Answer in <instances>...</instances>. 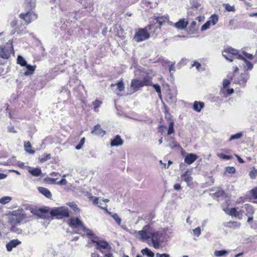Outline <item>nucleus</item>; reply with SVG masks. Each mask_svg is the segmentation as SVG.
Segmentation results:
<instances>
[{"label":"nucleus","mask_w":257,"mask_h":257,"mask_svg":"<svg viewBox=\"0 0 257 257\" xmlns=\"http://www.w3.org/2000/svg\"><path fill=\"white\" fill-rule=\"evenodd\" d=\"M68 223L70 227L76 229V233L81 234L84 232L88 236L93 235L92 232L86 228L83 222L78 218H70L68 220Z\"/></svg>","instance_id":"nucleus-1"},{"label":"nucleus","mask_w":257,"mask_h":257,"mask_svg":"<svg viewBox=\"0 0 257 257\" xmlns=\"http://www.w3.org/2000/svg\"><path fill=\"white\" fill-rule=\"evenodd\" d=\"M169 20L168 15L154 17V20L150 22L151 24L149 26V29L150 30H154V32L157 30H160L161 26L168 22Z\"/></svg>","instance_id":"nucleus-2"},{"label":"nucleus","mask_w":257,"mask_h":257,"mask_svg":"<svg viewBox=\"0 0 257 257\" xmlns=\"http://www.w3.org/2000/svg\"><path fill=\"white\" fill-rule=\"evenodd\" d=\"M13 52L14 49L11 43H8L6 45L0 47V58L7 59Z\"/></svg>","instance_id":"nucleus-3"},{"label":"nucleus","mask_w":257,"mask_h":257,"mask_svg":"<svg viewBox=\"0 0 257 257\" xmlns=\"http://www.w3.org/2000/svg\"><path fill=\"white\" fill-rule=\"evenodd\" d=\"M152 230L150 228V227L148 225L145 226L142 230L139 231L138 232L135 231L137 233L136 236L138 238L143 240H146L150 238V236H151Z\"/></svg>","instance_id":"nucleus-4"},{"label":"nucleus","mask_w":257,"mask_h":257,"mask_svg":"<svg viewBox=\"0 0 257 257\" xmlns=\"http://www.w3.org/2000/svg\"><path fill=\"white\" fill-rule=\"evenodd\" d=\"M52 216H60V217H68L69 216L68 209L66 207H60L54 208L50 212Z\"/></svg>","instance_id":"nucleus-5"},{"label":"nucleus","mask_w":257,"mask_h":257,"mask_svg":"<svg viewBox=\"0 0 257 257\" xmlns=\"http://www.w3.org/2000/svg\"><path fill=\"white\" fill-rule=\"evenodd\" d=\"M150 37L146 29H141L136 32L134 39L137 42L143 41Z\"/></svg>","instance_id":"nucleus-6"},{"label":"nucleus","mask_w":257,"mask_h":257,"mask_svg":"<svg viewBox=\"0 0 257 257\" xmlns=\"http://www.w3.org/2000/svg\"><path fill=\"white\" fill-rule=\"evenodd\" d=\"M21 19L23 20L27 25L30 24L32 21L35 20L37 18V15L32 10L26 13H22L20 15Z\"/></svg>","instance_id":"nucleus-7"},{"label":"nucleus","mask_w":257,"mask_h":257,"mask_svg":"<svg viewBox=\"0 0 257 257\" xmlns=\"http://www.w3.org/2000/svg\"><path fill=\"white\" fill-rule=\"evenodd\" d=\"M26 215L23 210L16 212L11 217V221L13 223H20L25 218Z\"/></svg>","instance_id":"nucleus-8"},{"label":"nucleus","mask_w":257,"mask_h":257,"mask_svg":"<svg viewBox=\"0 0 257 257\" xmlns=\"http://www.w3.org/2000/svg\"><path fill=\"white\" fill-rule=\"evenodd\" d=\"M91 241L95 243L96 248L101 250L102 249H105L108 246V243L103 240H99L96 237L91 235Z\"/></svg>","instance_id":"nucleus-9"},{"label":"nucleus","mask_w":257,"mask_h":257,"mask_svg":"<svg viewBox=\"0 0 257 257\" xmlns=\"http://www.w3.org/2000/svg\"><path fill=\"white\" fill-rule=\"evenodd\" d=\"M111 89L117 94L118 92H121L124 89V85L123 82V79L121 78L115 83H113L110 85Z\"/></svg>","instance_id":"nucleus-10"},{"label":"nucleus","mask_w":257,"mask_h":257,"mask_svg":"<svg viewBox=\"0 0 257 257\" xmlns=\"http://www.w3.org/2000/svg\"><path fill=\"white\" fill-rule=\"evenodd\" d=\"M151 235L150 238H151L154 247L156 249H159L161 247V245L159 242V233L158 232H154L152 231Z\"/></svg>","instance_id":"nucleus-11"},{"label":"nucleus","mask_w":257,"mask_h":257,"mask_svg":"<svg viewBox=\"0 0 257 257\" xmlns=\"http://www.w3.org/2000/svg\"><path fill=\"white\" fill-rule=\"evenodd\" d=\"M224 50L226 52L231 54L234 58L237 59H240L242 57V55L241 54H239L238 51L232 47H226Z\"/></svg>","instance_id":"nucleus-12"},{"label":"nucleus","mask_w":257,"mask_h":257,"mask_svg":"<svg viewBox=\"0 0 257 257\" xmlns=\"http://www.w3.org/2000/svg\"><path fill=\"white\" fill-rule=\"evenodd\" d=\"M143 86L141 80L134 79L132 80L131 88L134 91H137L139 88Z\"/></svg>","instance_id":"nucleus-13"},{"label":"nucleus","mask_w":257,"mask_h":257,"mask_svg":"<svg viewBox=\"0 0 257 257\" xmlns=\"http://www.w3.org/2000/svg\"><path fill=\"white\" fill-rule=\"evenodd\" d=\"M21 242L18 239H13L11 240L6 244V248L8 251H11L13 248L16 247L18 245L20 244Z\"/></svg>","instance_id":"nucleus-14"},{"label":"nucleus","mask_w":257,"mask_h":257,"mask_svg":"<svg viewBox=\"0 0 257 257\" xmlns=\"http://www.w3.org/2000/svg\"><path fill=\"white\" fill-rule=\"evenodd\" d=\"M249 77V75L248 72H244L243 73H242L239 78H238L237 80L235 81L236 83L240 84V85H243L244 84L247 80L248 79Z\"/></svg>","instance_id":"nucleus-15"},{"label":"nucleus","mask_w":257,"mask_h":257,"mask_svg":"<svg viewBox=\"0 0 257 257\" xmlns=\"http://www.w3.org/2000/svg\"><path fill=\"white\" fill-rule=\"evenodd\" d=\"M197 158L198 157L196 155L192 153L188 154L185 157L184 162L188 165H191L194 162Z\"/></svg>","instance_id":"nucleus-16"},{"label":"nucleus","mask_w":257,"mask_h":257,"mask_svg":"<svg viewBox=\"0 0 257 257\" xmlns=\"http://www.w3.org/2000/svg\"><path fill=\"white\" fill-rule=\"evenodd\" d=\"M123 141L121 139L120 137L118 135L111 140L110 146L111 147H118L122 145Z\"/></svg>","instance_id":"nucleus-17"},{"label":"nucleus","mask_w":257,"mask_h":257,"mask_svg":"<svg viewBox=\"0 0 257 257\" xmlns=\"http://www.w3.org/2000/svg\"><path fill=\"white\" fill-rule=\"evenodd\" d=\"M28 171L33 176L39 177L42 174V171L40 168H32L27 167Z\"/></svg>","instance_id":"nucleus-18"},{"label":"nucleus","mask_w":257,"mask_h":257,"mask_svg":"<svg viewBox=\"0 0 257 257\" xmlns=\"http://www.w3.org/2000/svg\"><path fill=\"white\" fill-rule=\"evenodd\" d=\"M91 134L102 137L105 134V131L101 128L100 125L97 124L94 127L93 130L91 131Z\"/></svg>","instance_id":"nucleus-19"},{"label":"nucleus","mask_w":257,"mask_h":257,"mask_svg":"<svg viewBox=\"0 0 257 257\" xmlns=\"http://www.w3.org/2000/svg\"><path fill=\"white\" fill-rule=\"evenodd\" d=\"M188 25V22L185 21L184 19H181L177 23H175L174 26L178 29H185Z\"/></svg>","instance_id":"nucleus-20"},{"label":"nucleus","mask_w":257,"mask_h":257,"mask_svg":"<svg viewBox=\"0 0 257 257\" xmlns=\"http://www.w3.org/2000/svg\"><path fill=\"white\" fill-rule=\"evenodd\" d=\"M24 67H26V71L23 73L25 76H29L33 74L36 68L35 65L32 66L28 64Z\"/></svg>","instance_id":"nucleus-21"},{"label":"nucleus","mask_w":257,"mask_h":257,"mask_svg":"<svg viewBox=\"0 0 257 257\" xmlns=\"http://www.w3.org/2000/svg\"><path fill=\"white\" fill-rule=\"evenodd\" d=\"M89 198L93 201V203L94 204H97L98 206L103 210H106V207L107 205L105 204L104 206L101 205V200L99 201V198L95 197L92 196H89Z\"/></svg>","instance_id":"nucleus-22"},{"label":"nucleus","mask_w":257,"mask_h":257,"mask_svg":"<svg viewBox=\"0 0 257 257\" xmlns=\"http://www.w3.org/2000/svg\"><path fill=\"white\" fill-rule=\"evenodd\" d=\"M38 190L40 193L42 194L47 198L50 199L52 197V194L48 189L43 187H39Z\"/></svg>","instance_id":"nucleus-23"},{"label":"nucleus","mask_w":257,"mask_h":257,"mask_svg":"<svg viewBox=\"0 0 257 257\" xmlns=\"http://www.w3.org/2000/svg\"><path fill=\"white\" fill-rule=\"evenodd\" d=\"M10 26L14 28L15 27L16 29H20L22 28V24L21 21L16 18L13 20L10 23Z\"/></svg>","instance_id":"nucleus-24"},{"label":"nucleus","mask_w":257,"mask_h":257,"mask_svg":"<svg viewBox=\"0 0 257 257\" xmlns=\"http://www.w3.org/2000/svg\"><path fill=\"white\" fill-rule=\"evenodd\" d=\"M204 106V104L203 102L195 101L194 102L193 108L195 111L200 112Z\"/></svg>","instance_id":"nucleus-25"},{"label":"nucleus","mask_w":257,"mask_h":257,"mask_svg":"<svg viewBox=\"0 0 257 257\" xmlns=\"http://www.w3.org/2000/svg\"><path fill=\"white\" fill-rule=\"evenodd\" d=\"M187 172H186L182 176L184 177V181L187 184V185L191 187L192 186L193 178L191 176H187Z\"/></svg>","instance_id":"nucleus-26"},{"label":"nucleus","mask_w":257,"mask_h":257,"mask_svg":"<svg viewBox=\"0 0 257 257\" xmlns=\"http://www.w3.org/2000/svg\"><path fill=\"white\" fill-rule=\"evenodd\" d=\"M141 253L143 255H146L148 257H154L155 254L153 252H152L150 249L146 247L144 249H143L141 250Z\"/></svg>","instance_id":"nucleus-27"},{"label":"nucleus","mask_w":257,"mask_h":257,"mask_svg":"<svg viewBox=\"0 0 257 257\" xmlns=\"http://www.w3.org/2000/svg\"><path fill=\"white\" fill-rule=\"evenodd\" d=\"M218 21V17L216 15H212L208 21L210 23L211 26H214Z\"/></svg>","instance_id":"nucleus-28"},{"label":"nucleus","mask_w":257,"mask_h":257,"mask_svg":"<svg viewBox=\"0 0 257 257\" xmlns=\"http://www.w3.org/2000/svg\"><path fill=\"white\" fill-rule=\"evenodd\" d=\"M17 63L21 66L24 67L27 64L26 60L21 56H18L17 59Z\"/></svg>","instance_id":"nucleus-29"},{"label":"nucleus","mask_w":257,"mask_h":257,"mask_svg":"<svg viewBox=\"0 0 257 257\" xmlns=\"http://www.w3.org/2000/svg\"><path fill=\"white\" fill-rule=\"evenodd\" d=\"M225 211L227 214L231 216L235 217H238L239 216V212L237 211L235 208H232L229 210H225Z\"/></svg>","instance_id":"nucleus-30"},{"label":"nucleus","mask_w":257,"mask_h":257,"mask_svg":"<svg viewBox=\"0 0 257 257\" xmlns=\"http://www.w3.org/2000/svg\"><path fill=\"white\" fill-rule=\"evenodd\" d=\"M31 145L29 142L25 143L24 148L25 151L30 154H33L35 153V151L31 149Z\"/></svg>","instance_id":"nucleus-31"},{"label":"nucleus","mask_w":257,"mask_h":257,"mask_svg":"<svg viewBox=\"0 0 257 257\" xmlns=\"http://www.w3.org/2000/svg\"><path fill=\"white\" fill-rule=\"evenodd\" d=\"M240 59H241L244 61V62L245 63V64L246 65L247 70H251L252 69L253 64L251 62H250L249 61L246 60V59L244 57L242 56V57H241Z\"/></svg>","instance_id":"nucleus-32"},{"label":"nucleus","mask_w":257,"mask_h":257,"mask_svg":"<svg viewBox=\"0 0 257 257\" xmlns=\"http://www.w3.org/2000/svg\"><path fill=\"white\" fill-rule=\"evenodd\" d=\"M222 56L227 60L230 62H232L235 59L231 54L226 52L225 50L222 52Z\"/></svg>","instance_id":"nucleus-33"},{"label":"nucleus","mask_w":257,"mask_h":257,"mask_svg":"<svg viewBox=\"0 0 257 257\" xmlns=\"http://www.w3.org/2000/svg\"><path fill=\"white\" fill-rule=\"evenodd\" d=\"M12 200L11 196H5L0 198V204H6Z\"/></svg>","instance_id":"nucleus-34"},{"label":"nucleus","mask_w":257,"mask_h":257,"mask_svg":"<svg viewBox=\"0 0 257 257\" xmlns=\"http://www.w3.org/2000/svg\"><path fill=\"white\" fill-rule=\"evenodd\" d=\"M141 80H142V83L143 84L144 86L152 85V83H151L152 79H151V77H150L147 76V77L144 78L143 79H142Z\"/></svg>","instance_id":"nucleus-35"},{"label":"nucleus","mask_w":257,"mask_h":257,"mask_svg":"<svg viewBox=\"0 0 257 257\" xmlns=\"http://www.w3.org/2000/svg\"><path fill=\"white\" fill-rule=\"evenodd\" d=\"M228 253V251L225 250H215L214 251V255L216 256H221L226 255Z\"/></svg>","instance_id":"nucleus-36"},{"label":"nucleus","mask_w":257,"mask_h":257,"mask_svg":"<svg viewBox=\"0 0 257 257\" xmlns=\"http://www.w3.org/2000/svg\"><path fill=\"white\" fill-rule=\"evenodd\" d=\"M223 6H224L225 10L227 12L235 11V8L234 5L231 6L229 4H224Z\"/></svg>","instance_id":"nucleus-37"},{"label":"nucleus","mask_w":257,"mask_h":257,"mask_svg":"<svg viewBox=\"0 0 257 257\" xmlns=\"http://www.w3.org/2000/svg\"><path fill=\"white\" fill-rule=\"evenodd\" d=\"M242 136H243V134L242 133H241V132L238 133L235 135H232L230 137V138L229 139V141H231L234 140L239 139L242 137Z\"/></svg>","instance_id":"nucleus-38"},{"label":"nucleus","mask_w":257,"mask_h":257,"mask_svg":"<svg viewBox=\"0 0 257 257\" xmlns=\"http://www.w3.org/2000/svg\"><path fill=\"white\" fill-rule=\"evenodd\" d=\"M174 133V122L171 121L169 124V128L168 130L167 134L168 135H171Z\"/></svg>","instance_id":"nucleus-39"},{"label":"nucleus","mask_w":257,"mask_h":257,"mask_svg":"<svg viewBox=\"0 0 257 257\" xmlns=\"http://www.w3.org/2000/svg\"><path fill=\"white\" fill-rule=\"evenodd\" d=\"M101 104L102 102L98 100H96L95 101L93 102V105L94 106V110L95 112L98 111V108L100 107Z\"/></svg>","instance_id":"nucleus-40"},{"label":"nucleus","mask_w":257,"mask_h":257,"mask_svg":"<svg viewBox=\"0 0 257 257\" xmlns=\"http://www.w3.org/2000/svg\"><path fill=\"white\" fill-rule=\"evenodd\" d=\"M50 159V154H44L39 157V160L41 162H44Z\"/></svg>","instance_id":"nucleus-41"},{"label":"nucleus","mask_w":257,"mask_h":257,"mask_svg":"<svg viewBox=\"0 0 257 257\" xmlns=\"http://www.w3.org/2000/svg\"><path fill=\"white\" fill-rule=\"evenodd\" d=\"M217 156L220 159L223 160H230L232 158L231 156H228L226 155H224L223 153H217Z\"/></svg>","instance_id":"nucleus-42"},{"label":"nucleus","mask_w":257,"mask_h":257,"mask_svg":"<svg viewBox=\"0 0 257 257\" xmlns=\"http://www.w3.org/2000/svg\"><path fill=\"white\" fill-rule=\"evenodd\" d=\"M111 217L113 218V219L115 221V222L118 224V225H120L121 223V218L118 216L117 214L116 213H113L111 215Z\"/></svg>","instance_id":"nucleus-43"},{"label":"nucleus","mask_w":257,"mask_h":257,"mask_svg":"<svg viewBox=\"0 0 257 257\" xmlns=\"http://www.w3.org/2000/svg\"><path fill=\"white\" fill-rule=\"evenodd\" d=\"M241 55L243 57H244L246 60L248 59L251 60L253 58V56L252 54L245 52V51H242Z\"/></svg>","instance_id":"nucleus-44"},{"label":"nucleus","mask_w":257,"mask_h":257,"mask_svg":"<svg viewBox=\"0 0 257 257\" xmlns=\"http://www.w3.org/2000/svg\"><path fill=\"white\" fill-rule=\"evenodd\" d=\"M211 26V25L208 21L201 27V30L202 31H205L210 28Z\"/></svg>","instance_id":"nucleus-45"},{"label":"nucleus","mask_w":257,"mask_h":257,"mask_svg":"<svg viewBox=\"0 0 257 257\" xmlns=\"http://www.w3.org/2000/svg\"><path fill=\"white\" fill-rule=\"evenodd\" d=\"M249 175L251 179H254L257 176V169L253 168V170L249 172Z\"/></svg>","instance_id":"nucleus-46"},{"label":"nucleus","mask_w":257,"mask_h":257,"mask_svg":"<svg viewBox=\"0 0 257 257\" xmlns=\"http://www.w3.org/2000/svg\"><path fill=\"white\" fill-rule=\"evenodd\" d=\"M235 171V169L233 167H227L225 169V173L229 174L234 173Z\"/></svg>","instance_id":"nucleus-47"},{"label":"nucleus","mask_w":257,"mask_h":257,"mask_svg":"<svg viewBox=\"0 0 257 257\" xmlns=\"http://www.w3.org/2000/svg\"><path fill=\"white\" fill-rule=\"evenodd\" d=\"M193 234L196 236H199L201 234V228L200 227H198L194 229H193Z\"/></svg>","instance_id":"nucleus-48"},{"label":"nucleus","mask_w":257,"mask_h":257,"mask_svg":"<svg viewBox=\"0 0 257 257\" xmlns=\"http://www.w3.org/2000/svg\"><path fill=\"white\" fill-rule=\"evenodd\" d=\"M153 86L156 90V92L159 94V95L160 96L161 92L160 86L158 84H153Z\"/></svg>","instance_id":"nucleus-49"},{"label":"nucleus","mask_w":257,"mask_h":257,"mask_svg":"<svg viewBox=\"0 0 257 257\" xmlns=\"http://www.w3.org/2000/svg\"><path fill=\"white\" fill-rule=\"evenodd\" d=\"M74 211H77L79 209L77 205L73 203H69L67 204Z\"/></svg>","instance_id":"nucleus-50"},{"label":"nucleus","mask_w":257,"mask_h":257,"mask_svg":"<svg viewBox=\"0 0 257 257\" xmlns=\"http://www.w3.org/2000/svg\"><path fill=\"white\" fill-rule=\"evenodd\" d=\"M192 67H195L196 69L197 70H199V68L201 67V64L199 62L195 61L194 63L192 64Z\"/></svg>","instance_id":"nucleus-51"},{"label":"nucleus","mask_w":257,"mask_h":257,"mask_svg":"<svg viewBox=\"0 0 257 257\" xmlns=\"http://www.w3.org/2000/svg\"><path fill=\"white\" fill-rule=\"evenodd\" d=\"M66 183H67V181L65 179H62L60 181L56 183L57 184L60 185H65L66 184Z\"/></svg>","instance_id":"nucleus-52"},{"label":"nucleus","mask_w":257,"mask_h":257,"mask_svg":"<svg viewBox=\"0 0 257 257\" xmlns=\"http://www.w3.org/2000/svg\"><path fill=\"white\" fill-rule=\"evenodd\" d=\"M230 84V81L227 79H224L223 81V88L227 87Z\"/></svg>","instance_id":"nucleus-53"},{"label":"nucleus","mask_w":257,"mask_h":257,"mask_svg":"<svg viewBox=\"0 0 257 257\" xmlns=\"http://www.w3.org/2000/svg\"><path fill=\"white\" fill-rule=\"evenodd\" d=\"M251 193L253 197L257 199V187L251 190Z\"/></svg>","instance_id":"nucleus-54"},{"label":"nucleus","mask_w":257,"mask_h":257,"mask_svg":"<svg viewBox=\"0 0 257 257\" xmlns=\"http://www.w3.org/2000/svg\"><path fill=\"white\" fill-rule=\"evenodd\" d=\"M156 257H170V255L167 253L160 254L157 253H156Z\"/></svg>","instance_id":"nucleus-55"},{"label":"nucleus","mask_w":257,"mask_h":257,"mask_svg":"<svg viewBox=\"0 0 257 257\" xmlns=\"http://www.w3.org/2000/svg\"><path fill=\"white\" fill-rule=\"evenodd\" d=\"M229 223H231L233 226L234 227V228H239L240 227V224L238 222H230Z\"/></svg>","instance_id":"nucleus-56"},{"label":"nucleus","mask_w":257,"mask_h":257,"mask_svg":"<svg viewBox=\"0 0 257 257\" xmlns=\"http://www.w3.org/2000/svg\"><path fill=\"white\" fill-rule=\"evenodd\" d=\"M28 3L31 4V8H33V7H35V0H26Z\"/></svg>","instance_id":"nucleus-57"},{"label":"nucleus","mask_w":257,"mask_h":257,"mask_svg":"<svg viewBox=\"0 0 257 257\" xmlns=\"http://www.w3.org/2000/svg\"><path fill=\"white\" fill-rule=\"evenodd\" d=\"M174 188L176 190H179L181 189V186L179 184H176L174 185Z\"/></svg>","instance_id":"nucleus-58"},{"label":"nucleus","mask_w":257,"mask_h":257,"mask_svg":"<svg viewBox=\"0 0 257 257\" xmlns=\"http://www.w3.org/2000/svg\"><path fill=\"white\" fill-rule=\"evenodd\" d=\"M49 210V208L47 207L44 208H41L39 209V211L42 213H45L47 212Z\"/></svg>","instance_id":"nucleus-59"},{"label":"nucleus","mask_w":257,"mask_h":257,"mask_svg":"<svg viewBox=\"0 0 257 257\" xmlns=\"http://www.w3.org/2000/svg\"><path fill=\"white\" fill-rule=\"evenodd\" d=\"M165 128H166V126H164V125H161L159 126L160 132L161 133H163L164 132V130Z\"/></svg>","instance_id":"nucleus-60"},{"label":"nucleus","mask_w":257,"mask_h":257,"mask_svg":"<svg viewBox=\"0 0 257 257\" xmlns=\"http://www.w3.org/2000/svg\"><path fill=\"white\" fill-rule=\"evenodd\" d=\"M235 157L237 158V160L238 161V162L239 163H244V161L239 156L235 155Z\"/></svg>","instance_id":"nucleus-61"},{"label":"nucleus","mask_w":257,"mask_h":257,"mask_svg":"<svg viewBox=\"0 0 257 257\" xmlns=\"http://www.w3.org/2000/svg\"><path fill=\"white\" fill-rule=\"evenodd\" d=\"M226 91H227V93L228 94H231L233 93L234 90H233V89H232V88L227 89Z\"/></svg>","instance_id":"nucleus-62"},{"label":"nucleus","mask_w":257,"mask_h":257,"mask_svg":"<svg viewBox=\"0 0 257 257\" xmlns=\"http://www.w3.org/2000/svg\"><path fill=\"white\" fill-rule=\"evenodd\" d=\"M175 67L174 66V64H171L169 68L170 72H171V71L172 70L175 71Z\"/></svg>","instance_id":"nucleus-63"},{"label":"nucleus","mask_w":257,"mask_h":257,"mask_svg":"<svg viewBox=\"0 0 257 257\" xmlns=\"http://www.w3.org/2000/svg\"><path fill=\"white\" fill-rule=\"evenodd\" d=\"M7 177V175L4 174L0 173V179H4Z\"/></svg>","instance_id":"nucleus-64"}]
</instances>
